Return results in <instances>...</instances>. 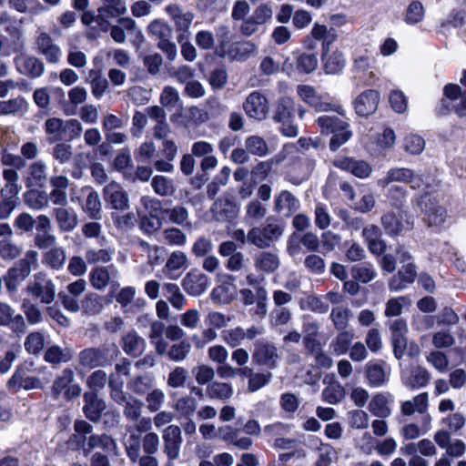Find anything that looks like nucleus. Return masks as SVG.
<instances>
[{
    "instance_id": "37",
    "label": "nucleus",
    "mask_w": 466,
    "mask_h": 466,
    "mask_svg": "<svg viewBox=\"0 0 466 466\" xmlns=\"http://www.w3.org/2000/svg\"><path fill=\"white\" fill-rule=\"evenodd\" d=\"M411 300L408 296H399L390 299L385 304L384 315L388 318L399 317L403 309L410 307Z\"/></svg>"
},
{
    "instance_id": "46",
    "label": "nucleus",
    "mask_w": 466,
    "mask_h": 466,
    "mask_svg": "<svg viewBox=\"0 0 466 466\" xmlns=\"http://www.w3.org/2000/svg\"><path fill=\"white\" fill-rule=\"evenodd\" d=\"M164 331L166 332V328L162 322L154 321L151 324L149 337L155 344L156 350L159 355L165 354L167 350V342H166L162 338Z\"/></svg>"
},
{
    "instance_id": "49",
    "label": "nucleus",
    "mask_w": 466,
    "mask_h": 466,
    "mask_svg": "<svg viewBox=\"0 0 466 466\" xmlns=\"http://www.w3.org/2000/svg\"><path fill=\"white\" fill-rule=\"evenodd\" d=\"M151 186L156 194L163 197L172 196L176 190L173 179L160 175L152 178Z\"/></svg>"
},
{
    "instance_id": "11",
    "label": "nucleus",
    "mask_w": 466,
    "mask_h": 466,
    "mask_svg": "<svg viewBox=\"0 0 466 466\" xmlns=\"http://www.w3.org/2000/svg\"><path fill=\"white\" fill-rule=\"evenodd\" d=\"M246 114L257 120L264 119L268 113V103L260 92L254 91L248 95L243 105Z\"/></svg>"
},
{
    "instance_id": "54",
    "label": "nucleus",
    "mask_w": 466,
    "mask_h": 466,
    "mask_svg": "<svg viewBox=\"0 0 466 466\" xmlns=\"http://www.w3.org/2000/svg\"><path fill=\"white\" fill-rule=\"evenodd\" d=\"M245 147L248 152L258 157H264L268 153L267 142L258 136L248 137L245 141Z\"/></svg>"
},
{
    "instance_id": "64",
    "label": "nucleus",
    "mask_w": 466,
    "mask_h": 466,
    "mask_svg": "<svg viewBox=\"0 0 466 466\" xmlns=\"http://www.w3.org/2000/svg\"><path fill=\"white\" fill-rule=\"evenodd\" d=\"M318 459L316 461V466H330L332 460L336 455L335 449L328 443L319 442V446L317 447Z\"/></svg>"
},
{
    "instance_id": "31",
    "label": "nucleus",
    "mask_w": 466,
    "mask_h": 466,
    "mask_svg": "<svg viewBox=\"0 0 466 466\" xmlns=\"http://www.w3.org/2000/svg\"><path fill=\"white\" fill-rule=\"evenodd\" d=\"M107 361L105 352L100 349L89 348L79 353V363L86 369H94Z\"/></svg>"
},
{
    "instance_id": "50",
    "label": "nucleus",
    "mask_w": 466,
    "mask_h": 466,
    "mask_svg": "<svg viewBox=\"0 0 466 466\" xmlns=\"http://www.w3.org/2000/svg\"><path fill=\"white\" fill-rule=\"evenodd\" d=\"M45 128L49 142L53 143L62 138L65 132V123L60 118L51 117L46 121Z\"/></svg>"
},
{
    "instance_id": "40",
    "label": "nucleus",
    "mask_w": 466,
    "mask_h": 466,
    "mask_svg": "<svg viewBox=\"0 0 466 466\" xmlns=\"http://www.w3.org/2000/svg\"><path fill=\"white\" fill-rule=\"evenodd\" d=\"M83 210L92 219L99 220L102 218V204L96 191L90 189L83 207Z\"/></svg>"
},
{
    "instance_id": "25",
    "label": "nucleus",
    "mask_w": 466,
    "mask_h": 466,
    "mask_svg": "<svg viewBox=\"0 0 466 466\" xmlns=\"http://www.w3.org/2000/svg\"><path fill=\"white\" fill-rule=\"evenodd\" d=\"M115 273L116 270L114 266L95 267L88 275L90 285L96 290H104L109 285Z\"/></svg>"
},
{
    "instance_id": "8",
    "label": "nucleus",
    "mask_w": 466,
    "mask_h": 466,
    "mask_svg": "<svg viewBox=\"0 0 466 466\" xmlns=\"http://www.w3.org/2000/svg\"><path fill=\"white\" fill-rule=\"evenodd\" d=\"M96 21L103 31H108L109 19L117 18L127 11L126 0H100Z\"/></svg>"
},
{
    "instance_id": "39",
    "label": "nucleus",
    "mask_w": 466,
    "mask_h": 466,
    "mask_svg": "<svg viewBox=\"0 0 466 466\" xmlns=\"http://www.w3.org/2000/svg\"><path fill=\"white\" fill-rule=\"evenodd\" d=\"M233 387L226 382L213 381L207 387V394L210 399L227 400L233 396Z\"/></svg>"
},
{
    "instance_id": "17",
    "label": "nucleus",
    "mask_w": 466,
    "mask_h": 466,
    "mask_svg": "<svg viewBox=\"0 0 466 466\" xmlns=\"http://www.w3.org/2000/svg\"><path fill=\"white\" fill-rule=\"evenodd\" d=\"M234 279L232 276H225L221 283L212 289L210 298L214 303L228 304L235 299L237 288Z\"/></svg>"
},
{
    "instance_id": "38",
    "label": "nucleus",
    "mask_w": 466,
    "mask_h": 466,
    "mask_svg": "<svg viewBox=\"0 0 466 466\" xmlns=\"http://www.w3.org/2000/svg\"><path fill=\"white\" fill-rule=\"evenodd\" d=\"M135 29V21L129 17L120 18L118 20V24L108 26V30H110V36L112 39L118 43L122 44L126 40V33L125 31L130 33V30Z\"/></svg>"
},
{
    "instance_id": "36",
    "label": "nucleus",
    "mask_w": 466,
    "mask_h": 466,
    "mask_svg": "<svg viewBox=\"0 0 466 466\" xmlns=\"http://www.w3.org/2000/svg\"><path fill=\"white\" fill-rule=\"evenodd\" d=\"M28 268H23L17 263L8 270L5 277V286L10 292L15 291L17 287L29 275Z\"/></svg>"
},
{
    "instance_id": "29",
    "label": "nucleus",
    "mask_w": 466,
    "mask_h": 466,
    "mask_svg": "<svg viewBox=\"0 0 466 466\" xmlns=\"http://www.w3.org/2000/svg\"><path fill=\"white\" fill-rule=\"evenodd\" d=\"M17 69L24 75L38 77L44 73L43 63L34 56L20 55L15 58Z\"/></svg>"
},
{
    "instance_id": "35",
    "label": "nucleus",
    "mask_w": 466,
    "mask_h": 466,
    "mask_svg": "<svg viewBox=\"0 0 466 466\" xmlns=\"http://www.w3.org/2000/svg\"><path fill=\"white\" fill-rule=\"evenodd\" d=\"M255 267L258 270L272 273L279 267L278 255L271 252H259L254 258Z\"/></svg>"
},
{
    "instance_id": "22",
    "label": "nucleus",
    "mask_w": 466,
    "mask_h": 466,
    "mask_svg": "<svg viewBox=\"0 0 466 466\" xmlns=\"http://www.w3.org/2000/svg\"><path fill=\"white\" fill-rule=\"evenodd\" d=\"M210 285L208 276L200 272H189L183 279L185 290L191 296L203 294Z\"/></svg>"
},
{
    "instance_id": "16",
    "label": "nucleus",
    "mask_w": 466,
    "mask_h": 466,
    "mask_svg": "<svg viewBox=\"0 0 466 466\" xmlns=\"http://www.w3.org/2000/svg\"><path fill=\"white\" fill-rule=\"evenodd\" d=\"M334 166L346 171H350L355 177L366 178L371 173V166L364 160H356L348 157H338L333 162Z\"/></svg>"
},
{
    "instance_id": "63",
    "label": "nucleus",
    "mask_w": 466,
    "mask_h": 466,
    "mask_svg": "<svg viewBox=\"0 0 466 466\" xmlns=\"http://www.w3.org/2000/svg\"><path fill=\"white\" fill-rule=\"evenodd\" d=\"M424 18V8L420 2L413 1L407 7L404 21L408 25H416Z\"/></svg>"
},
{
    "instance_id": "32",
    "label": "nucleus",
    "mask_w": 466,
    "mask_h": 466,
    "mask_svg": "<svg viewBox=\"0 0 466 466\" xmlns=\"http://www.w3.org/2000/svg\"><path fill=\"white\" fill-rule=\"evenodd\" d=\"M295 102L292 98L285 96L278 100L273 119L275 122H287L294 118Z\"/></svg>"
},
{
    "instance_id": "7",
    "label": "nucleus",
    "mask_w": 466,
    "mask_h": 466,
    "mask_svg": "<svg viewBox=\"0 0 466 466\" xmlns=\"http://www.w3.org/2000/svg\"><path fill=\"white\" fill-rule=\"evenodd\" d=\"M75 379L71 369H65L59 376L54 380L52 392L56 398L61 395L66 400L76 398L81 393V388L78 384L73 383Z\"/></svg>"
},
{
    "instance_id": "18",
    "label": "nucleus",
    "mask_w": 466,
    "mask_h": 466,
    "mask_svg": "<svg viewBox=\"0 0 466 466\" xmlns=\"http://www.w3.org/2000/svg\"><path fill=\"white\" fill-rule=\"evenodd\" d=\"M3 175L6 181V185L5 189H2V193L5 191V204L2 203V213L4 212L5 208L9 214L15 207V198L19 193V187L16 184L18 175L14 169L10 168L5 169Z\"/></svg>"
},
{
    "instance_id": "30",
    "label": "nucleus",
    "mask_w": 466,
    "mask_h": 466,
    "mask_svg": "<svg viewBox=\"0 0 466 466\" xmlns=\"http://www.w3.org/2000/svg\"><path fill=\"white\" fill-rule=\"evenodd\" d=\"M84 400L83 411L86 416L92 421H97L100 419L101 412L106 408V403L98 399L97 395L93 391L86 392Z\"/></svg>"
},
{
    "instance_id": "48",
    "label": "nucleus",
    "mask_w": 466,
    "mask_h": 466,
    "mask_svg": "<svg viewBox=\"0 0 466 466\" xmlns=\"http://www.w3.org/2000/svg\"><path fill=\"white\" fill-rule=\"evenodd\" d=\"M329 317L338 330H344L349 326L351 311L348 308L338 306L331 309Z\"/></svg>"
},
{
    "instance_id": "43",
    "label": "nucleus",
    "mask_w": 466,
    "mask_h": 466,
    "mask_svg": "<svg viewBox=\"0 0 466 466\" xmlns=\"http://www.w3.org/2000/svg\"><path fill=\"white\" fill-rule=\"evenodd\" d=\"M66 259V251L61 247L49 249L43 258V263L52 269L58 270L63 268Z\"/></svg>"
},
{
    "instance_id": "27",
    "label": "nucleus",
    "mask_w": 466,
    "mask_h": 466,
    "mask_svg": "<svg viewBox=\"0 0 466 466\" xmlns=\"http://www.w3.org/2000/svg\"><path fill=\"white\" fill-rule=\"evenodd\" d=\"M431 377L430 372L420 366L413 367L408 373L403 374L402 380L410 389H420L428 385Z\"/></svg>"
},
{
    "instance_id": "19",
    "label": "nucleus",
    "mask_w": 466,
    "mask_h": 466,
    "mask_svg": "<svg viewBox=\"0 0 466 466\" xmlns=\"http://www.w3.org/2000/svg\"><path fill=\"white\" fill-rule=\"evenodd\" d=\"M379 100L380 94L376 90L362 92L354 101L356 113L361 116L373 114L378 108Z\"/></svg>"
},
{
    "instance_id": "21",
    "label": "nucleus",
    "mask_w": 466,
    "mask_h": 466,
    "mask_svg": "<svg viewBox=\"0 0 466 466\" xmlns=\"http://www.w3.org/2000/svg\"><path fill=\"white\" fill-rule=\"evenodd\" d=\"M299 208V200L289 191L282 190L274 198V210L285 217L291 216Z\"/></svg>"
},
{
    "instance_id": "51",
    "label": "nucleus",
    "mask_w": 466,
    "mask_h": 466,
    "mask_svg": "<svg viewBox=\"0 0 466 466\" xmlns=\"http://www.w3.org/2000/svg\"><path fill=\"white\" fill-rule=\"evenodd\" d=\"M115 255V249L112 248H100V249H95V248H89L86 252V259L89 264H96V263H107Z\"/></svg>"
},
{
    "instance_id": "1",
    "label": "nucleus",
    "mask_w": 466,
    "mask_h": 466,
    "mask_svg": "<svg viewBox=\"0 0 466 466\" xmlns=\"http://www.w3.org/2000/svg\"><path fill=\"white\" fill-rule=\"evenodd\" d=\"M316 124L321 135H331L329 148L332 151L338 150L352 137L350 124L338 116H320L316 119Z\"/></svg>"
},
{
    "instance_id": "6",
    "label": "nucleus",
    "mask_w": 466,
    "mask_h": 466,
    "mask_svg": "<svg viewBox=\"0 0 466 466\" xmlns=\"http://www.w3.org/2000/svg\"><path fill=\"white\" fill-rule=\"evenodd\" d=\"M283 233V228L278 223H268L265 227H254L248 233V241L258 248L269 247L279 239Z\"/></svg>"
},
{
    "instance_id": "9",
    "label": "nucleus",
    "mask_w": 466,
    "mask_h": 466,
    "mask_svg": "<svg viewBox=\"0 0 466 466\" xmlns=\"http://www.w3.org/2000/svg\"><path fill=\"white\" fill-rule=\"evenodd\" d=\"M381 224L387 232L391 236L400 235L413 228V221L402 211L389 212L382 216Z\"/></svg>"
},
{
    "instance_id": "60",
    "label": "nucleus",
    "mask_w": 466,
    "mask_h": 466,
    "mask_svg": "<svg viewBox=\"0 0 466 466\" xmlns=\"http://www.w3.org/2000/svg\"><path fill=\"white\" fill-rule=\"evenodd\" d=\"M404 150L412 155H420L425 148V140L416 134H409L403 139Z\"/></svg>"
},
{
    "instance_id": "44",
    "label": "nucleus",
    "mask_w": 466,
    "mask_h": 466,
    "mask_svg": "<svg viewBox=\"0 0 466 466\" xmlns=\"http://www.w3.org/2000/svg\"><path fill=\"white\" fill-rule=\"evenodd\" d=\"M114 168L121 172L127 180H133L134 176L131 171L132 158L128 151H121L116 155L113 162Z\"/></svg>"
},
{
    "instance_id": "20",
    "label": "nucleus",
    "mask_w": 466,
    "mask_h": 466,
    "mask_svg": "<svg viewBox=\"0 0 466 466\" xmlns=\"http://www.w3.org/2000/svg\"><path fill=\"white\" fill-rule=\"evenodd\" d=\"M394 402L393 396L388 392L375 394L368 406L369 411L378 418H388L391 414V405Z\"/></svg>"
},
{
    "instance_id": "55",
    "label": "nucleus",
    "mask_w": 466,
    "mask_h": 466,
    "mask_svg": "<svg viewBox=\"0 0 466 466\" xmlns=\"http://www.w3.org/2000/svg\"><path fill=\"white\" fill-rule=\"evenodd\" d=\"M148 34L157 37L159 41L171 38L172 29L164 21L156 19L152 21L147 27Z\"/></svg>"
},
{
    "instance_id": "45",
    "label": "nucleus",
    "mask_w": 466,
    "mask_h": 466,
    "mask_svg": "<svg viewBox=\"0 0 466 466\" xmlns=\"http://www.w3.org/2000/svg\"><path fill=\"white\" fill-rule=\"evenodd\" d=\"M354 334L350 330H340L334 340L330 343V348L337 355H344L350 350L353 340Z\"/></svg>"
},
{
    "instance_id": "12",
    "label": "nucleus",
    "mask_w": 466,
    "mask_h": 466,
    "mask_svg": "<svg viewBox=\"0 0 466 466\" xmlns=\"http://www.w3.org/2000/svg\"><path fill=\"white\" fill-rule=\"evenodd\" d=\"M252 360L258 365L274 369L276 368L279 360L277 348L264 340H258L255 343Z\"/></svg>"
},
{
    "instance_id": "47",
    "label": "nucleus",
    "mask_w": 466,
    "mask_h": 466,
    "mask_svg": "<svg viewBox=\"0 0 466 466\" xmlns=\"http://www.w3.org/2000/svg\"><path fill=\"white\" fill-rule=\"evenodd\" d=\"M246 220L249 223H258L264 218L267 214V208L258 199H253L245 208Z\"/></svg>"
},
{
    "instance_id": "10",
    "label": "nucleus",
    "mask_w": 466,
    "mask_h": 466,
    "mask_svg": "<svg viewBox=\"0 0 466 466\" xmlns=\"http://www.w3.org/2000/svg\"><path fill=\"white\" fill-rule=\"evenodd\" d=\"M164 452L169 461L178 458L182 444L181 430L177 425H169L163 431Z\"/></svg>"
},
{
    "instance_id": "2",
    "label": "nucleus",
    "mask_w": 466,
    "mask_h": 466,
    "mask_svg": "<svg viewBox=\"0 0 466 466\" xmlns=\"http://www.w3.org/2000/svg\"><path fill=\"white\" fill-rule=\"evenodd\" d=\"M298 96L308 106L317 112L334 111L340 116L345 114L341 105L333 104L328 100V96L319 93L314 86L309 85H299L297 86Z\"/></svg>"
},
{
    "instance_id": "13",
    "label": "nucleus",
    "mask_w": 466,
    "mask_h": 466,
    "mask_svg": "<svg viewBox=\"0 0 466 466\" xmlns=\"http://www.w3.org/2000/svg\"><path fill=\"white\" fill-rule=\"evenodd\" d=\"M50 218L46 215H39L35 219V244L39 248H47L53 246L56 238L51 233Z\"/></svg>"
},
{
    "instance_id": "61",
    "label": "nucleus",
    "mask_w": 466,
    "mask_h": 466,
    "mask_svg": "<svg viewBox=\"0 0 466 466\" xmlns=\"http://www.w3.org/2000/svg\"><path fill=\"white\" fill-rule=\"evenodd\" d=\"M223 341L231 348L240 346L244 341V328L238 326L221 332Z\"/></svg>"
},
{
    "instance_id": "24",
    "label": "nucleus",
    "mask_w": 466,
    "mask_h": 466,
    "mask_svg": "<svg viewBox=\"0 0 466 466\" xmlns=\"http://www.w3.org/2000/svg\"><path fill=\"white\" fill-rule=\"evenodd\" d=\"M37 47L47 62L56 64L62 56L60 47L56 45L50 35L46 33H41L37 38Z\"/></svg>"
},
{
    "instance_id": "34",
    "label": "nucleus",
    "mask_w": 466,
    "mask_h": 466,
    "mask_svg": "<svg viewBox=\"0 0 466 466\" xmlns=\"http://www.w3.org/2000/svg\"><path fill=\"white\" fill-rule=\"evenodd\" d=\"M187 263V255L180 250L174 251L170 254L164 267V273L169 279H177L176 271L186 268Z\"/></svg>"
},
{
    "instance_id": "33",
    "label": "nucleus",
    "mask_w": 466,
    "mask_h": 466,
    "mask_svg": "<svg viewBox=\"0 0 466 466\" xmlns=\"http://www.w3.org/2000/svg\"><path fill=\"white\" fill-rule=\"evenodd\" d=\"M145 346L144 339L135 331H130L122 338V348L128 355L139 356L144 351Z\"/></svg>"
},
{
    "instance_id": "3",
    "label": "nucleus",
    "mask_w": 466,
    "mask_h": 466,
    "mask_svg": "<svg viewBox=\"0 0 466 466\" xmlns=\"http://www.w3.org/2000/svg\"><path fill=\"white\" fill-rule=\"evenodd\" d=\"M418 206L424 215V221L431 227L442 225L447 218L446 209L439 204L437 197L425 193L420 196Z\"/></svg>"
},
{
    "instance_id": "4",
    "label": "nucleus",
    "mask_w": 466,
    "mask_h": 466,
    "mask_svg": "<svg viewBox=\"0 0 466 466\" xmlns=\"http://www.w3.org/2000/svg\"><path fill=\"white\" fill-rule=\"evenodd\" d=\"M395 182L409 184L413 189L420 187L424 183L422 175L410 168L392 167L378 180L377 184L380 187H386Z\"/></svg>"
},
{
    "instance_id": "53",
    "label": "nucleus",
    "mask_w": 466,
    "mask_h": 466,
    "mask_svg": "<svg viewBox=\"0 0 466 466\" xmlns=\"http://www.w3.org/2000/svg\"><path fill=\"white\" fill-rule=\"evenodd\" d=\"M71 357V352L68 349H62L56 345L49 347L45 353V360L54 364L67 362Z\"/></svg>"
},
{
    "instance_id": "57",
    "label": "nucleus",
    "mask_w": 466,
    "mask_h": 466,
    "mask_svg": "<svg viewBox=\"0 0 466 466\" xmlns=\"http://www.w3.org/2000/svg\"><path fill=\"white\" fill-rule=\"evenodd\" d=\"M345 395L344 388L339 382L329 383L323 390L322 397L329 404H337Z\"/></svg>"
},
{
    "instance_id": "62",
    "label": "nucleus",
    "mask_w": 466,
    "mask_h": 466,
    "mask_svg": "<svg viewBox=\"0 0 466 466\" xmlns=\"http://www.w3.org/2000/svg\"><path fill=\"white\" fill-rule=\"evenodd\" d=\"M351 272L353 279L361 283L371 281L377 275L373 266L370 263L355 266L352 268Z\"/></svg>"
},
{
    "instance_id": "59",
    "label": "nucleus",
    "mask_w": 466,
    "mask_h": 466,
    "mask_svg": "<svg viewBox=\"0 0 466 466\" xmlns=\"http://www.w3.org/2000/svg\"><path fill=\"white\" fill-rule=\"evenodd\" d=\"M49 199L46 191L32 190L25 196L27 205L35 210H40L47 207Z\"/></svg>"
},
{
    "instance_id": "56",
    "label": "nucleus",
    "mask_w": 466,
    "mask_h": 466,
    "mask_svg": "<svg viewBox=\"0 0 466 466\" xmlns=\"http://www.w3.org/2000/svg\"><path fill=\"white\" fill-rule=\"evenodd\" d=\"M191 344L188 340H181L178 343L173 344L166 352H167L169 360L179 362L187 357L191 351Z\"/></svg>"
},
{
    "instance_id": "14",
    "label": "nucleus",
    "mask_w": 466,
    "mask_h": 466,
    "mask_svg": "<svg viewBox=\"0 0 466 466\" xmlns=\"http://www.w3.org/2000/svg\"><path fill=\"white\" fill-rule=\"evenodd\" d=\"M417 269L412 262L402 265L401 268L389 281L390 291L398 292L408 288L415 281Z\"/></svg>"
},
{
    "instance_id": "15",
    "label": "nucleus",
    "mask_w": 466,
    "mask_h": 466,
    "mask_svg": "<svg viewBox=\"0 0 466 466\" xmlns=\"http://www.w3.org/2000/svg\"><path fill=\"white\" fill-rule=\"evenodd\" d=\"M104 198L114 209L124 210L128 208V195L116 182H110L104 187Z\"/></svg>"
},
{
    "instance_id": "42",
    "label": "nucleus",
    "mask_w": 466,
    "mask_h": 466,
    "mask_svg": "<svg viewBox=\"0 0 466 466\" xmlns=\"http://www.w3.org/2000/svg\"><path fill=\"white\" fill-rule=\"evenodd\" d=\"M2 325L10 326L17 332L24 330L25 321L20 314L15 313L9 306L2 304Z\"/></svg>"
},
{
    "instance_id": "58",
    "label": "nucleus",
    "mask_w": 466,
    "mask_h": 466,
    "mask_svg": "<svg viewBox=\"0 0 466 466\" xmlns=\"http://www.w3.org/2000/svg\"><path fill=\"white\" fill-rule=\"evenodd\" d=\"M367 377L370 384L380 386L388 380V374L383 367L377 363H369L367 365Z\"/></svg>"
},
{
    "instance_id": "41",
    "label": "nucleus",
    "mask_w": 466,
    "mask_h": 466,
    "mask_svg": "<svg viewBox=\"0 0 466 466\" xmlns=\"http://www.w3.org/2000/svg\"><path fill=\"white\" fill-rule=\"evenodd\" d=\"M324 70L327 74L335 75L340 73L345 66L344 55L339 51L327 54L324 58Z\"/></svg>"
},
{
    "instance_id": "28",
    "label": "nucleus",
    "mask_w": 466,
    "mask_h": 466,
    "mask_svg": "<svg viewBox=\"0 0 466 466\" xmlns=\"http://www.w3.org/2000/svg\"><path fill=\"white\" fill-rule=\"evenodd\" d=\"M166 12L174 21L177 31L187 33L192 24L194 15L191 12H184L177 5H169L166 7Z\"/></svg>"
},
{
    "instance_id": "5",
    "label": "nucleus",
    "mask_w": 466,
    "mask_h": 466,
    "mask_svg": "<svg viewBox=\"0 0 466 466\" xmlns=\"http://www.w3.org/2000/svg\"><path fill=\"white\" fill-rule=\"evenodd\" d=\"M26 291L42 303H51L56 296V287L46 274L39 272L34 275V279L26 287Z\"/></svg>"
},
{
    "instance_id": "23",
    "label": "nucleus",
    "mask_w": 466,
    "mask_h": 466,
    "mask_svg": "<svg viewBox=\"0 0 466 466\" xmlns=\"http://www.w3.org/2000/svg\"><path fill=\"white\" fill-rule=\"evenodd\" d=\"M52 187L48 197L54 205H66L67 203L66 189L69 186V179L66 176H53L50 178Z\"/></svg>"
},
{
    "instance_id": "26",
    "label": "nucleus",
    "mask_w": 466,
    "mask_h": 466,
    "mask_svg": "<svg viewBox=\"0 0 466 466\" xmlns=\"http://www.w3.org/2000/svg\"><path fill=\"white\" fill-rule=\"evenodd\" d=\"M53 216L61 231L70 232L78 224V217L73 208H56L53 209Z\"/></svg>"
},
{
    "instance_id": "52",
    "label": "nucleus",
    "mask_w": 466,
    "mask_h": 466,
    "mask_svg": "<svg viewBox=\"0 0 466 466\" xmlns=\"http://www.w3.org/2000/svg\"><path fill=\"white\" fill-rule=\"evenodd\" d=\"M406 451L409 454L419 451L422 456L431 457L437 454V449L434 443L429 439H423L417 443H410L406 446Z\"/></svg>"
}]
</instances>
